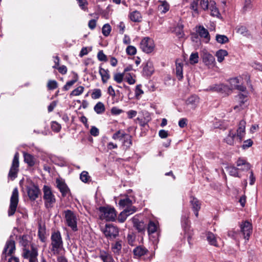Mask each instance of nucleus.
<instances>
[{
    "mask_svg": "<svg viewBox=\"0 0 262 262\" xmlns=\"http://www.w3.org/2000/svg\"><path fill=\"white\" fill-rule=\"evenodd\" d=\"M200 6L204 10L208 9L209 3L208 0H199Z\"/></svg>",
    "mask_w": 262,
    "mask_h": 262,
    "instance_id": "obj_58",
    "label": "nucleus"
},
{
    "mask_svg": "<svg viewBox=\"0 0 262 262\" xmlns=\"http://www.w3.org/2000/svg\"><path fill=\"white\" fill-rule=\"evenodd\" d=\"M77 81V78L68 81L63 86V90L68 91Z\"/></svg>",
    "mask_w": 262,
    "mask_h": 262,
    "instance_id": "obj_60",
    "label": "nucleus"
},
{
    "mask_svg": "<svg viewBox=\"0 0 262 262\" xmlns=\"http://www.w3.org/2000/svg\"><path fill=\"white\" fill-rule=\"evenodd\" d=\"M159 9L162 11V12L165 13L169 9V5L166 1L162 2V4L159 6Z\"/></svg>",
    "mask_w": 262,
    "mask_h": 262,
    "instance_id": "obj_51",
    "label": "nucleus"
},
{
    "mask_svg": "<svg viewBox=\"0 0 262 262\" xmlns=\"http://www.w3.org/2000/svg\"><path fill=\"white\" fill-rule=\"evenodd\" d=\"M129 17L130 19L134 22L140 21L141 19V15L138 11H134L130 13Z\"/></svg>",
    "mask_w": 262,
    "mask_h": 262,
    "instance_id": "obj_37",
    "label": "nucleus"
},
{
    "mask_svg": "<svg viewBox=\"0 0 262 262\" xmlns=\"http://www.w3.org/2000/svg\"><path fill=\"white\" fill-rule=\"evenodd\" d=\"M174 32L178 37H182L184 35L183 26L181 24H178L175 27Z\"/></svg>",
    "mask_w": 262,
    "mask_h": 262,
    "instance_id": "obj_38",
    "label": "nucleus"
},
{
    "mask_svg": "<svg viewBox=\"0 0 262 262\" xmlns=\"http://www.w3.org/2000/svg\"><path fill=\"white\" fill-rule=\"evenodd\" d=\"M237 32L245 36H249L250 33L247 28L245 26H241L237 29Z\"/></svg>",
    "mask_w": 262,
    "mask_h": 262,
    "instance_id": "obj_43",
    "label": "nucleus"
},
{
    "mask_svg": "<svg viewBox=\"0 0 262 262\" xmlns=\"http://www.w3.org/2000/svg\"><path fill=\"white\" fill-rule=\"evenodd\" d=\"M40 192V190L36 185L33 184L27 187L28 195L31 201H35L38 197Z\"/></svg>",
    "mask_w": 262,
    "mask_h": 262,
    "instance_id": "obj_13",
    "label": "nucleus"
},
{
    "mask_svg": "<svg viewBox=\"0 0 262 262\" xmlns=\"http://www.w3.org/2000/svg\"><path fill=\"white\" fill-rule=\"evenodd\" d=\"M199 3V0H192L190 4V8L191 10H192L194 12L198 14L199 12L198 10V5Z\"/></svg>",
    "mask_w": 262,
    "mask_h": 262,
    "instance_id": "obj_46",
    "label": "nucleus"
},
{
    "mask_svg": "<svg viewBox=\"0 0 262 262\" xmlns=\"http://www.w3.org/2000/svg\"><path fill=\"white\" fill-rule=\"evenodd\" d=\"M216 41L220 43H225L229 41L228 38L224 35L217 34L215 36Z\"/></svg>",
    "mask_w": 262,
    "mask_h": 262,
    "instance_id": "obj_41",
    "label": "nucleus"
},
{
    "mask_svg": "<svg viewBox=\"0 0 262 262\" xmlns=\"http://www.w3.org/2000/svg\"><path fill=\"white\" fill-rule=\"evenodd\" d=\"M99 133V129L95 126H93L92 127L90 130V134L91 135L96 137L98 136Z\"/></svg>",
    "mask_w": 262,
    "mask_h": 262,
    "instance_id": "obj_63",
    "label": "nucleus"
},
{
    "mask_svg": "<svg viewBox=\"0 0 262 262\" xmlns=\"http://www.w3.org/2000/svg\"><path fill=\"white\" fill-rule=\"evenodd\" d=\"M15 250V242L12 239L8 240L5 245L3 254L2 257H6V255H11Z\"/></svg>",
    "mask_w": 262,
    "mask_h": 262,
    "instance_id": "obj_14",
    "label": "nucleus"
},
{
    "mask_svg": "<svg viewBox=\"0 0 262 262\" xmlns=\"http://www.w3.org/2000/svg\"><path fill=\"white\" fill-rule=\"evenodd\" d=\"M94 110L97 114H101L104 112L105 108L102 102H98L94 106Z\"/></svg>",
    "mask_w": 262,
    "mask_h": 262,
    "instance_id": "obj_36",
    "label": "nucleus"
},
{
    "mask_svg": "<svg viewBox=\"0 0 262 262\" xmlns=\"http://www.w3.org/2000/svg\"><path fill=\"white\" fill-rule=\"evenodd\" d=\"M133 201L129 198L126 197L125 199H121L119 201V205L122 208L132 209L135 208L132 206Z\"/></svg>",
    "mask_w": 262,
    "mask_h": 262,
    "instance_id": "obj_20",
    "label": "nucleus"
},
{
    "mask_svg": "<svg viewBox=\"0 0 262 262\" xmlns=\"http://www.w3.org/2000/svg\"><path fill=\"white\" fill-rule=\"evenodd\" d=\"M126 52L127 54L130 55H134L136 54V48L133 46H128L126 49Z\"/></svg>",
    "mask_w": 262,
    "mask_h": 262,
    "instance_id": "obj_56",
    "label": "nucleus"
},
{
    "mask_svg": "<svg viewBox=\"0 0 262 262\" xmlns=\"http://www.w3.org/2000/svg\"><path fill=\"white\" fill-rule=\"evenodd\" d=\"M148 250L141 246L137 247L133 250L134 256L136 257H140L146 254Z\"/></svg>",
    "mask_w": 262,
    "mask_h": 262,
    "instance_id": "obj_27",
    "label": "nucleus"
},
{
    "mask_svg": "<svg viewBox=\"0 0 262 262\" xmlns=\"http://www.w3.org/2000/svg\"><path fill=\"white\" fill-rule=\"evenodd\" d=\"M206 239L210 245L215 247L218 246L216 237L213 233L210 232H207L206 234Z\"/></svg>",
    "mask_w": 262,
    "mask_h": 262,
    "instance_id": "obj_32",
    "label": "nucleus"
},
{
    "mask_svg": "<svg viewBox=\"0 0 262 262\" xmlns=\"http://www.w3.org/2000/svg\"><path fill=\"white\" fill-rule=\"evenodd\" d=\"M18 203V190L17 188H15L12 191L10 198V203L8 211L9 216L14 214Z\"/></svg>",
    "mask_w": 262,
    "mask_h": 262,
    "instance_id": "obj_7",
    "label": "nucleus"
},
{
    "mask_svg": "<svg viewBox=\"0 0 262 262\" xmlns=\"http://www.w3.org/2000/svg\"><path fill=\"white\" fill-rule=\"evenodd\" d=\"M239 170L238 168L233 166H229L227 167V170L230 175L234 177H241L238 173Z\"/></svg>",
    "mask_w": 262,
    "mask_h": 262,
    "instance_id": "obj_34",
    "label": "nucleus"
},
{
    "mask_svg": "<svg viewBox=\"0 0 262 262\" xmlns=\"http://www.w3.org/2000/svg\"><path fill=\"white\" fill-rule=\"evenodd\" d=\"M122 241L118 240L111 245V249L113 252L116 255H119L122 247Z\"/></svg>",
    "mask_w": 262,
    "mask_h": 262,
    "instance_id": "obj_25",
    "label": "nucleus"
},
{
    "mask_svg": "<svg viewBox=\"0 0 262 262\" xmlns=\"http://www.w3.org/2000/svg\"><path fill=\"white\" fill-rule=\"evenodd\" d=\"M188 215H183L182 216L181 218V223H182V228L184 229V232L185 233L188 232V234H189V230L190 228L189 226V221L188 220Z\"/></svg>",
    "mask_w": 262,
    "mask_h": 262,
    "instance_id": "obj_28",
    "label": "nucleus"
},
{
    "mask_svg": "<svg viewBox=\"0 0 262 262\" xmlns=\"http://www.w3.org/2000/svg\"><path fill=\"white\" fill-rule=\"evenodd\" d=\"M253 0H245V4L243 7L244 12H246L251 10L252 8V2Z\"/></svg>",
    "mask_w": 262,
    "mask_h": 262,
    "instance_id": "obj_42",
    "label": "nucleus"
},
{
    "mask_svg": "<svg viewBox=\"0 0 262 262\" xmlns=\"http://www.w3.org/2000/svg\"><path fill=\"white\" fill-rule=\"evenodd\" d=\"M229 82L230 84V87H229L230 91L232 89H236L239 91L244 92L246 89V87L244 86L238 84L239 83V80L237 77L230 79Z\"/></svg>",
    "mask_w": 262,
    "mask_h": 262,
    "instance_id": "obj_17",
    "label": "nucleus"
},
{
    "mask_svg": "<svg viewBox=\"0 0 262 262\" xmlns=\"http://www.w3.org/2000/svg\"><path fill=\"white\" fill-rule=\"evenodd\" d=\"M208 9L210 10V14L213 16L218 17L220 13L218 9L216 7V4L214 1H210L209 2V7Z\"/></svg>",
    "mask_w": 262,
    "mask_h": 262,
    "instance_id": "obj_31",
    "label": "nucleus"
},
{
    "mask_svg": "<svg viewBox=\"0 0 262 262\" xmlns=\"http://www.w3.org/2000/svg\"><path fill=\"white\" fill-rule=\"evenodd\" d=\"M140 47L143 52L146 53H150L154 50L155 44L152 39L148 37H145L141 40Z\"/></svg>",
    "mask_w": 262,
    "mask_h": 262,
    "instance_id": "obj_9",
    "label": "nucleus"
},
{
    "mask_svg": "<svg viewBox=\"0 0 262 262\" xmlns=\"http://www.w3.org/2000/svg\"><path fill=\"white\" fill-rule=\"evenodd\" d=\"M199 101V97L195 95H192L187 99L186 103L187 105L190 106L191 108L194 109L196 107Z\"/></svg>",
    "mask_w": 262,
    "mask_h": 262,
    "instance_id": "obj_24",
    "label": "nucleus"
},
{
    "mask_svg": "<svg viewBox=\"0 0 262 262\" xmlns=\"http://www.w3.org/2000/svg\"><path fill=\"white\" fill-rule=\"evenodd\" d=\"M91 177L86 171H82L80 175V180L84 183H87L90 180Z\"/></svg>",
    "mask_w": 262,
    "mask_h": 262,
    "instance_id": "obj_50",
    "label": "nucleus"
},
{
    "mask_svg": "<svg viewBox=\"0 0 262 262\" xmlns=\"http://www.w3.org/2000/svg\"><path fill=\"white\" fill-rule=\"evenodd\" d=\"M117 27L119 30V33L123 34L125 28V25L124 23L122 21H121L119 23V24L117 25Z\"/></svg>",
    "mask_w": 262,
    "mask_h": 262,
    "instance_id": "obj_62",
    "label": "nucleus"
},
{
    "mask_svg": "<svg viewBox=\"0 0 262 262\" xmlns=\"http://www.w3.org/2000/svg\"><path fill=\"white\" fill-rule=\"evenodd\" d=\"M56 184L62 195H66L69 191V188L65 182L62 180L57 179Z\"/></svg>",
    "mask_w": 262,
    "mask_h": 262,
    "instance_id": "obj_19",
    "label": "nucleus"
},
{
    "mask_svg": "<svg viewBox=\"0 0 262 262\" xmlns=\"http://www.w3.org/2000/svg\"><path fill=\"white\" fill-rule=\"evenodd\" d=\"M203 61L207 66H212L215 61L214 56L207 51H203L202 53Z\"/></svg>",
    "mask_w": 262,
    "mask_h": 262,
    "instance_id": "obj_16",
    "label": "nucleus"
},
{
    "mask_svg": "<svg viewBox=\"0 0 262 262\" xmlns=\"http://www.w3.org/2000/svg\"><path fill=\"white\" fill-rule=\"evenodd\" d=\"M99 257L103 262H114L112 255L105 251H100Z\"/></svg>",
    "mask_w": 262,
    "mask_h": 262,
    "instance_id": "obj_26",
    "label": "nucleus"
},
{
    "mask_svg": "<svg viewBox=\"0 0 262 262\" xmlns=\"http://www.w3.org/2000/svg\"><path fill=\"white\" fill-rule=\"evenodd\" d=\"M19 168V154L16 152L14 156L12 165L10 169L8 177L12 180H14L17 177Z\"/></svg>",
    "mask_w": 262,
    "mask_h": 262,
    "instance_id": "obj_8",
    "label": "nucleus"
},
{
    "mask_svg": "<svg viewBox=\"0 0 262 262\" xmlns=\"http://www.w3.org/2000/svg\"><path fill=\"white\" fill-rule=\"evenodd\" d=\"M43 199L45 201V205L47 208H52L56 202V199L53 194L50 187L47 185H44L43 187Z\"/></svg>",
    "mask_w": 262,
    "mask_h": 262,
    "instance_id": "obj_5",
    "label": "nucleus"
},
{
    "mask_svg": "<svg viewBox=\"0 0 262 262\" xmlns=\"http://www.w3.org/2000/svg\"><path fill=\"white\" fill-rule=\"evenodd\" d=\"M112 30V28L108 24H106L103 25L102 28V33L105 36H107L110 35Z\"/></svg>",
    "mask_w": 262,
    "mask_h": 262,
    "instance_id": "obj_45",
    "label": "nucleus"
},
{
    "mask_svg": "<svg viewBox=\"0 0 262 262\" xmlns=\"http://www.w3.org/2000/svg\"><path fill=\"white\" fill-rule=\"evenodd\" d=\"M136 208H133L132 209H124L118 216V220L120 223H123L127 217L136 211Z\"/></svg>",
    "mask_w": 262,
    "mask_h": 262,
    "instance_id": "obj_18",
    "label": "nucleus"
},
{
    "mask_svg": "<svg viewBox=\"0 0 262 262\" xmlns=\"http://www.w3.org/2000/svg\"><path fill=\"white\" fill-rule=\"evenodd\" d=\"M199 54L198 52L192 53L189 57V62L191 64H194L199 62Z\"/></svg>",
    "mask_w": 262,
    "mask_h": 262,
    "instance_id": "obj_40",
    "label": "nucleus"
},
{
    "mask_svg": "<svg viewBox=\"0 0 262 262\" xmlns=\"http://www.w3.org/2000/svg\"><path fill=\"white\" fill-rule=\"evenodd\" d=\"M64 214L66 225L73 231H77L78 219L76 214L71 210H66L64 211Z\"/></svg>",
    "mask_w": 262,
    "mask_h": 262,
    "instance_id": "obj_4",
    "label": "nucleus"
},
{
    "mask_svg": "<svg viewBox=\"0 0 262 262\" xmlns=\"http://www.w3.org/2000/svg\"><path fill=\"white\" fill-rule=\"evenodd\" d=\"M207 91L216 92L221 93L229 94L230 93V89L228 85L223 83L214 84L210 85L207 89Z\"/></svg>",
    "mask_w": 262,
    "mask_h": 262,
    "instance_id": "obj_10",
    "label": "nucleus"
},
{
    "mask_svg": "<svg viewBox=\"0 0 262 262\" xmlns=\"http://www.w3.org/2000/svg\"><path fill=\"white\" fill-rule=\"evenodd\" d=\"M176 74L178 79L181 80L183 78V64L176 62Z\"/></svg>",
    "mask_w": 262,
    "mask_h": 262,
    "instance_id": "obj_33",
    "label": "nucleus"
},
{
    "mask_svg": "<svg viewBox=\"0 0 262 262\" xmlns=\"http://www.w3.org/2000/svg\"><path fill=\"white\" fill-rule=\"evenodd\" d=\"M240 228L244 238L246 240H249L252 231V224L248 221L243 222L240 225Z\"/></svg>",
    "mask_w": 262,
    "mask_h": 262,
    "instance_id": "obj_11",
    "label": "nucleus"
},
{
    "mask_svg": "<svg viewBox=\"0 0 262 262\" xmlns=\"http://www.w3.org/2000/svg\"><path fill=\"white\" fill-rule=\"evenodd\" d=\"M246 96L243 94H239L237 96V98L238 99V102H239V105H235L234 107V110H236L239 107H242V105L244 104L245 102L246 101Z\"/></svg>",
    "mask_w": 262,
    "mask_h": 262,
    "instance_id": "obj_39",
    "label": "nucleus"
},
{
    "mask_svg": "<svg viewBox=\"0 0 262 262\" xmlns=\"http://www.w3.org/2000/svg\"><path fill=\"white\" fill-rule=\"evenodd\" d=\"M29 237L27 235H23L21 237H20V244L24 247H26L28 245L29 243Z\"/></svg>",
    "mask_w": 262,
    "mask_h": 262,
    "instance_id": "obj_54",
    "label": "nucleus"
},
{
    "mask_svg": "<svg viewBox=\"0 0 262 262\" xmlns=\"http://www.w3.org/2000/svg\"><path fill=\"white\" fill-rule=\"evenodd\" d=\"M123 145L126 147H129L132 144L131 137L128 135L125 134V136L123 138Z\"/></svg>",
    "mask_w": 262,
    "mask_h": 262,
    "instance_id": "obj_44",
    "label": "nucleus"
},
{
    "mask_svg": "<svg viewBox=\"0 0 262 262\" xmlns=\"http://www.w3.org/2000/svg\"><path fill=\"white\" fill-rule=\"evenodd\" d=\"M252 144L253 142L251 139L247 140L244 141L242 147L243 149H246L252 146Z\"/></svg>",
    "mask_w": 262,
    "mask_h": 262,
    "instance_id": "obj_64",
    "label": "nucleus"
},
{
    "mask_svg": "<svg viewBox=\"0 0 262 262\" xmlns=\"http://www.w3.org/2000/svg\"><path fill=\"white\" fill-rule=\"evenodd\" d=\"M236 165L238 167L244 166V168H238L240 170L247 171L250 169L251 165L246 160L243 158H239L236 162Z\"/></svg>",
    "mask_w": 262,
    "mask_h": 262,
    "instance_id": "obj_23",
    "label": "nucleus"
},
{
    "mask_svg": "<svg viewBox=\"0 0 262 262\" xmlns=\"http://www.w3.org/2000/svg\"><path fill=\"white\" fill-rule=\"evenodd\" d=\"M99 73L101 77L103 83H106L110 78L109 71L99 67Z\"/></svg>",
    "mask_w": 262,
    "mask_h": 262,
    "instance_id": "obj_29",
    "label": "nucleus"
},
{
    "mask_svg": "<svg viewBox=\"0 0 262 262\" xmlns=\"http://www.w3.org/2000/svg\"><path fill=\"white\" fill-rule=\"evenodd\" d=\"M97 58L99 60L106 61L107 60L106 56L103 53L102 51H100L97 54Z\"/></svg>",
    "mask_w": 262,
    "mask_h": 262,
    "instance_id": "obj_61",
    "label": "nucleus"
},
{
    "mask_svg": "<svg viewBox=\"0 0 262 262\" xmlns=\"http://www.w3.org/2000/svg\"><path fill=\"white\" fill-rule=\"evenodd\" d=\"M136 235L133 232H129L127 235V241L131 246H133L135 241Z\"/></svg>",
    "mask_w": 262,
    "mask_h": 262,
    "instance_id": "obj_48",
    "label": "nucleus"
},
{
    "mask_svg": "<svg viewBox=\"0 0 262 262\" xmlns=\"http://www.w3.org/2000/svg\"><path fill=\"white\" fill-rule=\"evenodd\" d=\"M83 91L84 87L82 86H79L71 92L70 96H79L83 92Z\"/></svg>",
    "mask_w": 262,
    "mask_h": 262,
    "instance_id": "obj_47",
    "label": "nucleus"
},
{
    "mask_svg": "<svg viewBox=\"0 0 262 262\" xmlns=\"http://www.w3.org/2000/svg\"><path fill=\"white\" fill-rule=\"evenodd\" d=\"M157 229V226L153 222H149L148 226V232L149 234L155 233Z\"/></svg>",
    "mask_w": 262,
    "mask_h": 262,
    "instance_id": "obj_53",
    "label": "nucleus"
},
{
    "mask_svg": "<svg viewBox=\"0 0 262 262\" xmlns=\"http://www.w3.org/2000/svg\"><path fill=\"white\" fill-rule=\"evenodd\" d=\"M228 55V52L225 50H220L216 52L215 56L217 57V61L222 62L225 58V57Z\"/></svg>",
    "mask_w": 262,
    "mask_h": 262,
    "instance_id": "obj_35",
    "label": "nucleus"
},
{
    "mask_svg": "<svg viewBox=\"0 0 262 262\" xmlns=\"http://www.w3.org/2000/svg\"><path fill=\"white\" fill-rule=\"evenodd\" d=\"M101 231L105 236L110 240H113L119 235V229L112 224H106L104 227H101Z\"/></svg>",
    "mask_w": 262,
    "mask_h": 262,
    "instance_id": "obj_6",
    "label": "nucleus"
},
{
    "mask_svg": "<svg viewBox=\"0 0 262 262\" xmlns=\"http://www.w3.org/2000/svg\"><path fill=\"white\" fill-rule=\"evenodd\" d=\"M102 95L101 91L99 89L93 90L91 97L93 99H97L101 97Z\"/></svg>",
    "mask_w": 262,
    "mask_h": 262,
    "instance_id": "obj_52",
    "label": "nucleus"
},
{
    "mask_svg": "<svg viewBox=\"0 0 262 262\" xmlns=\"http://www.w3.org/2000/svg\"><path fill=\"white\" fill-rule=\"evenodd\" d=\"M125 133L124 132H122L120 130H118L115 134H113L112 138L114 140H121L125 136Z\"/></svg>",
    "mask_w": 262,
    "mask_h": 262,
    "instance_id": "obj_49",
    "label": "nucleus"
},
{
    "mask_svg": "<svg viewBox=\"0 0 262 262\" xmlns=\"http://www.w3.org/2000/svg\"><path fill=\"white\" fill-rule=\"evenodd\" d=\"M196 32L199 36L205 39L206 43L209 42L210 40V36L208 31L203 26H197L195 27Z\"/></svg>",
    "mask_w": 262,
    "mask_h": 262,
    "instance_id": "obj_15",
    "label": "nucleus"
},
{
    "mask_svg": "<svg viewBox=\"0 0 262 262\" xmlns=\"http://www.w3.org/2000/svg\"><path fill=\"white\" fill-rule=\"evenodd\" d=\"M24 161L29 166H33L35 165V161L33 156L30 154L24 152Z\"/></svg>",
    "mask_w": 262,
    "mask_h": 262,
    "instance_id": "obj_30",
    "label": "nucleus"
},
{
    "mask_svg": "<svg viewBox=\"0 0 262 262\" xmlns=\"http://www.w3.org/2000/svg\"><path fill=\"white\" fill-rule=\"evenodd\" d=\"M99 210L100 218L101 220H105L106 221H114L117 217L116 210L111 207H100Z\"/></svg>",
    "mask_w": 262,
    "mask_h": 262,
    "instance_id": "obj_3",
    "label": "nucleus"
},
{
    "mask_svg": "<svg viewBox=\"0 0 262 262\" xmlns=\"http://www.w3.org/2000/svg\"><path fill=\"white\" fill-rule=\"evenodd\" d=\"M47 86L49 90H54L57 88V82L55 80H50L48 81Z\"/></svg>",
    "mask_w": 262,
    "mask_h": 262,
    "instance_id": "obj_59",
    "label": "nucleus"
},
{
    "mask_svg": "<svg viewBox=\"0 0 262 262\" xmlns=\"http://www.w3.org/2000/svg\"><path fill=\"white\" fill-rule=\"evenodd\" d=\"M37 251L34 248H32L31 250L26 249L24 250V257L25 258L28 259L29 262H37Z\"/></svg>",
    "mask_w": 262,
    "mask_h": 262,
    "instance_id": "obj_12",
    "label": "nucleus"
},
{
    "mask_svg": "<svg viewBox=\"0 0 262 262\" xmlns=\"http://www.w3.org/2000/svg\"><path fill=\"white\" fill-rule=\"evenodd\" d=\"M51 251L54 255H58L63 249V242L59 231L54 232L51 236Z\"/></svg>",
    "mask_w": 262,
    "mask_h": 262,
    "instance_id": "obj_2",
    "label": "nucleus"
},
{
    "mask_svg": "<svg viewBox=\"0 0 262 262\" xmlns=\"http://www.w3.org/2000/svg\"><path fill=\"white\" fill-rule=\"evenodd\" d=\"M246 124L245 121L241 120L239 123L236 132L232 129L230 130L228 135L224 139L225 142L230 145H233L236 140L241 143L245 135Z\"/></svg>",
    "mask_w": 262,
    "mask_h": 262,
    "instance_id": "obj_1",
    "label": "nucleus"
},
{
    "mask_svg": "<svg viewBox=\"0 0 262 262\" xmlns=\"http://www.w3.org/2000/svg\"><path fill=\"white\" fill-rule=\"evenodd\" d=\"M154 72V68L153 63L151 61H147L145 66L143 67V75L147 76H150L153 74Z\"/></svg>",
    "mask_w": 262,
    "mask_h": 262,
    "instance_id": "obj_22",
    "label": "nucleus"
},
{
    "mask_svg": "<svg viewBox=\"0 0 262 262\" xmlns=\"http://www.w3.org/2000/svg\"><path fill=\"white\" fill-rule=\"evenodd\" d=\"M61 125L56 121H53L51 124L52 129L55 132H59L61 129Z\"/></svg>",
    "mask_w": 262,
    "mask_h": 262,
    "instance_id": "obj_57",
    "label": "nucleus"
},
{
    "mask_svg": "<svg viewBox=\"0 0 262 262\" xmlns=\"http://www.w3.org/2000/svg\"><path fill=\"white\" fill-rule=\"evenodd\" d=\"M124 77V73H116L114 76V80L118 83L122 82Z\"/></svg>",
    "mask_w": 262,
    "mask_h": 262,
    "instance_id": "obj_55",
    "label": "nucleus"
},
{
    "mask_svg": "<svg viewBox=\"0 0 262 262\" xmlns=\"http://www.w3.org/2000/svg\"><path fill=\"white\" fill-rule=\"evenodd\" d=\"M192 210L196 217L198 216L199 211L201 208V202L195 198H192L190 201Z\"/></svg>",
    "mask_w": 262,
    "mask_h": 262,
    "instance_id": "obj_21",
    "label": "nucleus"
}]
</instances>
